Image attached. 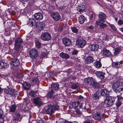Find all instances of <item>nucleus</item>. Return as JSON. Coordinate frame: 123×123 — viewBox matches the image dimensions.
Returning <instances> with one entry per match:
<instances>
[{"instance_id": "f257e3e1", "label": "nucleus", "mask_w": 123, "mask_h": 123, "mask_svg": "<svg viewBox=\"0 0 123 123\" xmlns=\"http://www.w3.org/2000/svg\"><path fill=\"white\" fill-rule=\"evenodd\" d=\"M59 108V106L57 105L50 104L45 110V112L47 114L51 115Z\"/></svg>"}, {"instance_id": "f03ea898", "label": "nucleus", "mask_w": 123, "mask_h": 123, "mask_svg": "<svg viewBox=\"0 0 123 123\" xmlns=\"http://www.w3.org/2000/svg\"><path fill=\"white\" fill-rule=\"evenodd\" d=\"M112 87L114 91L121 93L123 90V82L121 81L116 82L112 85Z\"/></svg>"}, {"instance_id": "7ed1b4c3", "label": "nucleus", "mask_w": 123, "mask_h": 123, "mask_svg": "<svg viewBox=\"0 0 123 123\" xmlns=\"http://www.w3.org/2000/svg\"><path fill=\"white\" fill-rule=\"evenodd\" d=\"M85 80L86 83L89 85H93L95 87H98L99 86L98 83L92 77L86 78Z\"/></svg>"}, {"instance_id": "20e7f679", "label": "nucleus", "mask_w": 123, "mask_h": 123, "mask_svg": "<svg viewBox=\"0 0 123 123\" xmlns=\"http://www.w3.org/2000/svg\"><path fill=\"white\" fill-rule=\"evenodd\" d=\"M115 100V98L113 97L108 96L104 100V104L108 106H111L113 105Z\"/></svg>"}, {"instance_id": "39448f33", "label": "nucleus", "mask_w": 123, "mask_h": 123, "mask_svg": "<svg viewBox=\"0 0 123 123\" xmlns=\"http://www.w3.org/2000/svg\"><path fill=\"white\" fill-rule=\"evenodd\" d=\"M41 39L44 41H48L50 40L51 37L50 34L48 32H46L42 33L41 36Z\"/></svg>"}, {"instance_id": "423d86ee", "label": "nucleus", "mask_w": 123, "mask_h": 123, "mask_svg": "<svg viewBox=\"0 0 123 123\" xmlns=\"http://www.w3.org/2000/svg\"><path fill=\"white\" fill-rule=\"evenodd\" d=\"M22 40L20 38H18L16 39L15 41V48L16 51L18 52L21 48V43Z\"/></svg>"}, {"instance_id": "0eeeda50", "label": "nucleus", "mask_w": 123, "mask_h": 123, "mask_svg": "<svg viewBox=\"0 0 123 123\" xmlns=\"http://www.w3.org/2000/svg\"><path fill=\"white\" fill-rule=\"evenodd\" d=\"M29 54L30 56L32 59H34L35 56H37L38 55V52L36 49H31L29 52Z\"/></svg>"}, {"instance_id": "6e6552de", "label": "nucleus", "mask_w": 123, "mask_h": 123, "mask_svg": "<svg viewBox=\"0 0 123 123\" xmlns=\"http://www.w3.org/2000/svg\"><path fill=\"white\" fill-rule=\"evenodd\" d=\"M7 88H4L3 89L4 90V92L6 94L11 95H14L15 94V91L12 88H9L8 86H7Z\"/></svg>"}, {"instance_id": "1a4fd4ad", "label": "nucleus", "mask_w": 123, "mask_h": 123, "mask_svg": "<svg viewBox=\"0 0 123 123\" xmlns=\"http://www.w3.org/2000/svg\"><path fill=\"white\" fill-rule=\"evenodd\" d=\"M52 18L55 21H57L61 19V16L60 14L57 12H53L51 13Z\"/></svg>"}, {"instance_id": "9d476101", "label": "nucleus", "mask_w": 123, "mask_h": 123, "mask_svg": "<svg viewBox=\"0 0 123 123\" xmlns=\"http://www.w3.org/2000/svg\"><path fill=\"white\" fill-rule=\"evenodd\" d=\"M99 19L96 21H100L103 22H105V20L106 18V16L104 13L101 12L99 13L98 15Z\"/></svg>"}, {"instance_id": "9b49d317", "label": "nucleus", "mask_w": 123, "mask_h": 123, "mask_svg": "<svg viewBox=\"0 0 123 123\" xmlns=\"http://www.w3.org/2000/svg\"><path fill=\"white\" fill-rule=\"evenodd\" d=\"M62 40L63 44L66 46H68L72 44L71 40L67 38H63Z\"/></svg>"}, {"instance_id": "f8f14e48", "label": "nucleus", "mask_w": 123, "mask_h": 123, "mask_svg": "<svg viewBox=\"0 0 123 123\" xmlns=\"http://www.w3.org/2000/svg\"><path fill=\"white\" fill-rule=\"evenodd\" d=\"M20 63L19 60L16 58H12V59L11 64L12 66L14 67H18L20 64Z\"/></svg>"}, {"instance_id": "ddd939ff", "label": "nucleus", "mask_w": 123, "mask_h": 123, "mask_svg": "<svg viewBox=\"0 0 123 123\" xmlns=\"http://www.w3.org/2000/svg\"><path fill=\"white\" fill-rule=\"evenodd\" d=\"M76 44L78 45L79 47L83 48L86 44V40L84 39L79 40L77 41Z\"/></svg>"}, {"instance_id": "4468645a", "label": "nucleus", "mask_w": 123, "mask_h": 123, "mask_svg": "<svg viewBox=\"0 0 123 123\" xmlns=\"http://www.w3.org/2000/svg\"><path fill=\"white\" fill-rule=\"evenodd\" d=\"M20 115L19 112L15 113L13 116V120L15 121L16 122L18 123V121H20L21 119V117H20Z\"/></svg>"}, {"instance_id": "2eb2a0df", "label": "nucleus", "mask_w": 123, "mask_h": 123, "mask_svg": "<svg viewBox=\"0 0 123 123\" xmlns=\"http://www.w3.org/2000/svg\"><path fill=\"white\" fill-rule=\"evenodd\" d=\"M99 48L98 45L94 44H91L88 47V49L91 51H97Z\"/></svg>"}, {"instance_id": "dca6fc26", "label": "nucleus", "mask_w": 123, "mask_h": 123, "mask_svg": "<svg viewBox=\"0 0 123 123\" xmlns=\"http://www.w3.org/2000/svg\"><path fill=\"white\" fill-rule=\"evenodd\" d=\"M33 100L34 104L37 106H39L42 104V102L39 98H34Z\"/></svg>"}, {"instance_id": "f3484780", "label": "nucleus", "mask_w": 123, "mask_h": 123, "mask_svg": "<svg viewBox=\"0 0 123 123\" xmlns=\"http://www.w3.org/2000/svg\"><path fill=\"white\" fill-rule=\"evenodd\" d=\"M100 93L102 96L106 98L108 97L109 92L106 89H102L101 90Z\"/></svg>"}, {"instance_id": "a211bd4d", "label": "nucleus", "mask_w": 123, "mask_h": 123, "mask_svg": "<svg viewBox=\"0 0 123 123\" xmlns=\"http://www.w3.org/2000/svg\"><path fill=\"white\" fill-rule=\"evenodd\" d=\"M94 59L92 56H89L87 57L85 59V62L86 63L89 64L92 62Z\"/></svg>"}, {"instance_id": "6ab92c4d", "label": "nucleus", "mask_w": 123, "mask_h": 123, "mask_svg": "<svg viewBox=\"0 0 123 123\" xmlns=\"http://www.w3.org/2000/svg\"><path fill=\"white\" fill-rule=\"evenodd\" d=\"M76 9L80 14H82L85 11V6L84 5H79L77 7Z\"/></svg>"}, {"instance_id": "aec40b11", "label": "nucleus", "mask_w": 123, "mask_h": 123, "mask_svg": "<svg viewBox=\"0 0 123 123\" xmlns=\"http://www.w3.org/2000/svg\"><path fill=\"white\" fill-rule=\"evenodd\" d=\"M97 76L100 79H102L105 77V73L101 71H97L95 73Z\"/></svg>"}, {"instance_id": "412c9836", "label": "nucleus", "mask_w": 123, "mask_h": 123, "mask_svg": "<svg viewBox=\"0 0 123 123\" xmlns=\"http://www.w3.org/2000/svg\"><path fill=\"white\" fill-rule=\"evenodd\" d=\"M22 85L24 89L25 90H29L31 86L30 83L27 82H24L22 84Z\"/></svg>"}, {"instance_id": "4be33fe9", "label": "nucleus", "mask_w": 123, "mask_h": 123, "mask_svg": "<svg viewBox=\"0 0 123 123\" xmlns=\"http://www.w3.org/2000/svg\"><path fill=\"white\" fill-rule=\"evenodd\" d=\"M103 55L105 57L110 56H111V53L109 50H107L106 49H104L102 51Z\"/></svg>"}, {"instance_id": "5701e85b", "label": "nucleus", "mask_w": 123, "mask_h": 123, "mask_svg": "<svg viewBox=\"0 0 123 123\" xmlns=\"http://www.w3.org/2000/svg\"><path fill=\"white\" fill-rule=\"evenodd\" d=\"M96 23L97 25L99 26V28L101 29H104L107 26L106 24L100 21H96Z\"/></svg>"}, {"instance_id": "b1692460", "label": "nucleus", "mask_w": 123, "mask_h": 123, "mask_svg": "<svg viewBox=\"0 0 123 123\" xmlns=\"http://www.w3.org/2000/svg\"><path fill=\"white\" fill-rule=\"evenodd\" d=\"M34 18L37 20H42L43 18V16L41 13H37L34 15Z\"/></svg>"}, {"instance_id": "393cba45", "label": "nucleus", "mask_w": 123, "mask_h": 123, "mask_svg": "<svg viewBox=\"0 0 123 123\" xmlns=\"http://www.w3.org/2000/svg\"><path fill=\"white\" fill-rule=\"evenodd\" d=\"M113 66L116 68H121L122 66V62H113L112 63Z\"/></svg>"}, {"instance_id": "a878e982", "label": "nucleus", "mask_w": 123, "mask_h": 123, "mask_svg": "<svg viewBox=\"0 0 123 123\" xmlns=\"http://www.w3.org/2000/svg\"><path fill=\"white\" fill-rule=\"evenodd\" d=\"M51 87L52 90L57 91L59 88V85L58 83H53L51 84Z\"/></svg>"}, {"instance_id": "bb28decb", "label": "nucleus", "mask_w": 123, "mask_h": 123, "mask_svg": "<svg viewBox=\"0 0 123 123\" xmlns=\"http://www.w3.org/2000/svg\"><path fill=\"white\" fill-rule=\"evenodd\" d=\"M72 107L74 108H76L79 106V108L82 107V105L79 102H75L72 103Z\"/></svg>"}, {"instance_id": "cd10ccee", "label": "nucleus", "mask_w": 123, "mask_h": 123, "mask_svg": "<svg viewBox=\"0 0 123 123\" xmlns=\"http://www.w3.org/2000/svg\"><path fill=\"white\" fill-rule=\"evenodd\" d=\"M60 56L61 58L65 59H67L70 58V56L69 55L62 52L60 54Z\"/></svg>"}, {"instance_id": "c85d7f7f", "label": "nucleus", "mask_w": 123, "mask_h": 123, "mask_svg": "<svg viewBox=\"0 0 123 123\" xmlns=\"http://www.w3.org/2000/svg\"><path fill=\"white\" fill-rule=\"evenodd\" d=\"M54 92L51 90L50 91L48 92L47 94V96L51 99H53L54 97Z\"/></svg>"}, {"instance_id": "c756f323", "label": "nucleus", "mask_w": 123, "mask_h": 123, "mask_svg": "<svg viewBox=\"0 0 123 123\" xmlns=\"http://www.w3.org/2000/svg\"><path fill=\"white\" fill-rule=\"evenodd\" d=\"M100 95V92L99 91H97L93 95V98L94 99H98Z\"/></svg>"}, {"instance_id": "7c9ffc66", "label": "nucleus", "mask_w": 123, "mask_h": 123, "mask_svg": "<svg viewBox=\"0 0 123 123\" xmlns=\"http://www.w3.org/2000/svg\"><path fill=\"white\" fill-rule=\"evenodd\" d=\"M94 65L96 68H100L102 66V64L100 62L98 61L95 62L94 64Z\"/></svg>"}, {"instance_id": "2f4dec72", "label": "nucleus", "mask_w": 123, "mask_h": 123, "mask_svg": "<svg viewBox=\"0 0 123 123\" xmlns=\"http://www.w3.org/2000/svg\"><path fill=\"white\" fill-rule=\"evenodd\" d=\"M85 20V18L84 16L82 15H80L79 17L78 20L80 24L83 23Z\"/></svg>"}, {"instance_id": "473e14b6", "label": "nucleus", "mask_w": 123, "mask_h": 123, "mask_svg": "<svg viewBox=\"0 0 123 123\" xmlns=\"http://www.w3.org/2000/svg\"><path fill=\"white\" fill-rule=\"evenodd\" d=\"M16 106L14 105H12L10 108V111L12 113L15 112L16 110Z\"/></svg>"}, {"instance_id": "72a5a7b5", "label": "nucleus", "mask_w": 123, "mask_h": 123, "mask_svg": "<svg viewBox=\"0 0 123 123\" xmlns=\"http://www.w3.org/2000/svg\"><path fill=\"white\" fill-rule=\"evenodd\" d=\"M7 65V64L3 61L0 62V68H3L6 67Z\"/></svg>"}, {"instance_id": "f704fd0d", "label": "nucleus", "mask_w": 123, "mask_h": 123, "mask_svg": "<svg viewBox=\"0 0 123 123\" xmlns=\"http://www.w3.org/2000/svg\"><path fill=\"white\" fill-rule=\"evenodd\" d=\"M37 92L36 91H31L29 92V95L31 97H35L37 95Z\"/></svg>"}, {"instance_id": "c9c22d12", "label": "nucleus", "mask_w": 123, "mask_h": 123, "mask_svg": "<svg viewBox=\"0 0 123 123\" xmlns=\"http://www.w3.org/2000/svg\"><path fill=\"white\" fill-rule=\"evenodd\" d=\"M100 113H97L94 116V118L97 120H100L102 118V117L100 116Z\"/></svg>"}, {"instance_id": "e433bc0d", "label": "nucleus", "mask_w": 123, "mask_h": 123, "mask_svg": "<svg viewBox=\"0 0 123 123\" xmlns=\"http://www.w3.org/2000/svg\"><path fill=\"white\" fill-rule=\"evenodd\" d=\"M121 50V49L119 48L118 47L116 48L115 49V55H117L118 54Z\"/></svg>"}, {"instance_id": "4c0bfd02", "label": "nucleus", "mask_w": 123, "mask_h": 123, "mask_svg": "<svg viewBox=\"0 0 123 123\" xmlns=\"http://www.w3.org/2000/svg\"><path fill=\"white\" fill-rule=\"evenodd\" d=\"M32 81L34 83L37 84V85L38 84L39 82L38 78L37 77L33 79L32 80Z\"/></svg>"}, {"instance_id": "58836bf2", "label": "nucleus", "mask_w": 123, "mask_h": 123, "mask_svg": "<svg viewBox=\"0 0 123 123\" xmlns=\"http://www.w3.org/2000/svg\"><path fill=\"white\" fill-rule=\"evenodd\" d=\"M36 47L37 48H39L41 46V43L38 41H37L35 43Z\"/></svg>"}, {"instance_id": "ea45409f", "label": "nucleus", "mask_w": 123, "mask_h": 123, "mask_svg": "<svg viewBox=\"0 0 123 123\" xmlns=\"http://www.w3.org/2000/svg\"><path fill=\"white\" fill-rule=\"evenodd\" d=\"M71 28L72 32L74 33H76L78 31V30L75 27H72Z\"/></svg>"}, {"instance_id": "a19ab883", "label": "nucleus", "mask_w": 123, "mask_h": 123, "mask_svg": "<svg viewBox=\"0 0 123 123\" xmlns=\"http://www.w3.org/2000/svg\"><path fill=\"white\" fill-rule=\"evenodd\" d=\"M109 26L113 30L115 31H117V30L114 25L110 24Z\"/></svg>"}, {"instance_id": "79ce46f5", "label": "nucleus", "mask_w": 123, "mask_h": 123, "mask_svg": "<svg viewBox=\"0 0 123 123\" xmlns=\"http://www.w3.org/2000/svg\"><path fill=\"white\" fill-rule=\"evenodd\" d=\"M37 25L38 27L40 28H42L43 27V23L42 22L38 23Z\"/></svg>"}, {"instance_id": "37998d69", "label": "nucleus", "mask_w": 123, "mask_h": 123, "mask_svg": "<svg viewBox=\"0 0 123 123\" xmlns=\"http://www.w3.org/2000/svg\"><path fill=\"white\" fill-rule=\"evenodd\" d=\"M109 36L107 34H104L103 36V40H107L108 39Z\"/></svg>"}, {"instance_id": "c03bdc74", "label": "nucleus", "mask_w": 123, "mask_h": 123, "mask_svg": "<svg viewBox=\"0 0 123 123\" xmlns=\"http://www.w3.org/2000/svg\"><path fill=\"white\" fill-rule=\"evenodd\" d=\"M78 85L75 84H72L71 86V88L73 89H76L78 87Z\"/></svg>"}, {"instance_id": "a18cd8bd", "label": "nucleus", "mask_w": 123, "mask_h": 123, "mask_svg": "<svg viewBox=\"0 0 123 123\" xmlns=\"http://www.w3.org/2000/svg\"><path fill=\"white\" fill-rule=\"evenodd\" d=\"M122 103L120 101H119L117 100L116 103V106L117 107H119L120 105H121Z\"/></svg>"}, {"instance_id": "49530a36", "label": "nucleus", "mask_w": 123, "mask_h": 123, "mask_svg": "<svg viewBox=\"0 0 123 123\" xmlns=\"http://www.w3.org/2000/svg\"><path fill=\"white\" fill-rule=\"evenodd\" d=\"M117 23L119 25H121L123 24V20L121 19H119L117 22Z\"/></svg>"}, {"instance_id": "de8ad7c7", "label": "nucleus", "mask_w": 123, "mask_h": 123, "mask_svg": "<svg viewBox=\"0 0 123 123\" xmlns=\"http://www.w3.org/2000/svg\"><path fill=\"white\" fill-rule=\"evenodd\" d=\"M75 111L76 112L77 115H79L81 114V112L78 109H76Z\"/></svg>"}, {"instance_id": "09e8293b", "label": "nucleus", "mask_w": 123, "mask_h": 123, "mask_svg": "<svg viewBox=\"0 0 123 123\" xmlns=\"http://www.w3.org/2000/svg\"><path fill=\"white\" fill-rule=\"evenodd\" d=\"M117 100L119 101L120 100H123V97H122L121 95H118L117 96Z\"/></svg>"}, {"instance_id": "8fccbe9b", "label": "nucleus", "mask_w": 123, "mask_h": 123, "mask_svg": "<svg viewBox=\"0 0 123 123\" xmlns=\"http://www.w3.org/2000/svg\"><path fill=\"white\" fill-rule=\"evenodd\" d=\"M78 51L76 50H74L72 52V54L73 55H76L78 53Z\"/></svg>"}, {"instance_id": "3c124183", "label": "nucleus", "mask_w": 123, "mask_h": 123, "mask_svg": "<svg viewBox=\"0 0 123 123\" xmlns=\"http://www.w3.org/2000/svg\"><path fill=\"white\" fill-rule=\"evenodd\" d=\"M84 123H92V122L91 120H89L85 121Z\"/></svg>"}, {"instance_id": "603ef678", "label": "nucleus", "mask_w": 123, "mask_h": 123, "mask_svg": "<svg viewBox=\"0 0 123 123\" xmlns=\"http://www.w3.org/2000/svg\"><path fill=\"white\" fill-rule=\"evenodd\" d=\"M4 122V119L3 118L0 117V123H3Z\"/></svg>"}, {"instance_id": "864d4df0", "label": "nucleus", "mask_w": 123, "mask_h": 123, "mask_svg": "<svg viewBox=\"0 0 123 123\" xmlns=\"http://www.w3.org/2000/svg\"><path fill=\"white\" fill-rule=\"evenodd\" d=\"M37 122L38 123H44V122L43 120H38L37 121Z\"/></svg>"}, {"instance_id": "5fc2aeb1", "label": "nucleus", "mask_w": 123, "mask_h": 123, "mask_svg": "<svg viewBox=\"0 0 123 123\" xmlns=\"http://www.w3.org/2000/svg\"><path fill=\"white\" fill-rule=\"evenodd\" d=\"M3 111L1 110L0 109V117H1L2 115Z\"/></svg>"}, {"instance_id": "6e6d98bb", "label": "nucleus", "mask_w": 123, "mask_h": 123, "mask_svg": "<svg viewBox=\"0 0 123 123\" xmlns=\"http://www.w3.org/2000/svg\"><path fill=\"white\" fill-rule=\"evenodd\" d=\"M93 26L92 25L89 26L88 27L89 29H92L93 28Z\"/></svg>"}, {"instance_id": "4d7b16f0", "label": "nucleus", "mask_w": 123, "mask_h": 123, "mask_svg": "<svg viewBox=\"0 0 123 123\" xmlns=\"http://www.w3.org/2000/svg\"><path fill=\"white\" fill-rule=\"evenodd\" d=\"M119 30L120 31L122 32L123 33V27L120 28Z\"/></svg>"}, {"instance_id": "13d9d810", "label": "nucleus", "mask_w": 123, "mask_h": 123, "mask_svg": "<svg viewBox=\"0 0 123 123\" xmlns=\"http://www.w3.org/2000/svg\"><path fill=\"white\" fill-rule=\"evenodd\" d=\"M35 20H34V19H33L32 20V21H31V24L32 25H33V24H34V23H33L34 22H35Z\"/></svg>"}, {"instance_id": "bf43d9fd", "label": "nucleus", "mask_w": 123, "mask_h": 123, "mask_svg": "<svg viewBox=\"0 0 123 123\" xmlns=\"http://www.w3.org/2000/svg\"><path fill=\"white\" fill-rule=\"evenodd\" d=\"M3 90L1 87H0V93L2 92Z\"/></svg>"}, {"instance_id": "052dcab7", "label": "nucleus", "mask_w": 123, "mask_h": 123, "mask_svg": "<svg viewBox=\"0 0 123 123\" xmlns=\"http://www.w3.org/2000/svg\"><path fill=\"white\" fill-rule=\"evenodd\" d=\"M23 2H26L27 1H28L29 0H21Z\"/></svg>"}, {"instance_id": "680f3d73", "label": "nucleus", "mask_w": 123, "mask_h": 123, "mask_svg": "<svg viewBox=\"0 0 123 123\" xmlns=\"http://www.w3.org/2000/svg\"><path fill=\"white\" fill-rule=\"evenodd\" d=\"M79 98L80 99H82L83 98V97L82 96L80 95L79 96Z\"/></svg>"}, {"instance_id": "e2e57ef3", "label": "nucleus", "mask_w": 123, "mask_h": 123, "mask_svg": "<svg viewBox=\"0 0 123 123\" xmlns=\"http://www.w3.org/2000/svg\"><path fill=\"white\" fill-rule=\"evenodd\" d=\"M115 19L116 21H117L118 20V18L117 17H116L115 18Z\"/></svg>"}, {"instance_id": "0e129e2a", "label": "nucleus", "mask_w": 123, "mask_h": 123, "mask_svg": "<svg viewBox=\"0 0 123 123\" xmlns=\"http://www.w3.org/2000/svg\"><path fill=\"white\" fill-rule=\"evenodd\" d=\"M62 123H69L68 122H63Z\"/></svg>"}, {"instance_id": "69168bd1", "label": "nucleus", "mask_w": 123, "mask_h": 123, "mask_svg": "<svg viewBox=\"0 0 123 123\" xmlns=\"http://www.w3.org/2000/svg\"><path fill=\"white\" fill-rule=\"evenodd\" d=\"M52 1H55L56 0H51Z\"/></svg>"}, {"instance_id": "338daca9", "label": "nucleus", "mask_w": 123, "mask_h": 123, "mask_svg": "<svg viewBox=\"0 0 123 123\" xmlns=\"http://www.w3.org/2000/svg\"><path fill=\"white\" fill-rule=\"evenodd\" d=\"M1 45V44L0 43V47Z\"/></svg>"}, {"instance_id": "774afa93", "label": "nucleus", "mask_w": 123, "mask_h": 123, "mask_svg": "<svg viewBox=\"0 0 123 123\" xmlns=\"http://www.w3.org/2000/svg\"><path fill=\"white\" fill-rule=\"evenodd\" d=\"M0 8H1V6H0V10H1Z\"/></svg>"}]
</instances>
